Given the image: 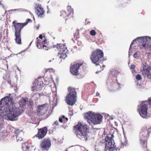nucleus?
Listing matches in <instances>:
<instances>
[{
  "instance_id": "dca6fc26",
  "label": "nucleus",
  "mask_w": 151,
  "mask_h": 151,
  "mask_svg": "<svg viewBox=\"0 0 151 151\" xmlns=\"http://www.w3.org/2000/svg\"><path fill=\"white\" fill-rule=\"evenodd\" d=\"M47 130V128L46 127L38 129L37 133L35 135V136L39 139H42L46 135Z\"/></svg>"
},
{
  "instance_id": "f257e3e1",
  "label": "nucleus",
  "mask_w": 151,
  "mask_h": 151,
  "mask_svg": "<svg viewBox=\"0 0 151 151\" xmlns=\"http://www.w3.org/2000/svg\"><path fill=\"white\" fill-rule=\"evenodd\" d=\"M27 99H23L19 102L20 106L15 107L13 99L12 97L6 96L0 101V113H6L8 119L11 121L17 120V117L23 111V107L21 106H25Z\"/></svg>"
},
{
  "instance_id": "0eeeda50",
  "label": "nucleus",
  "mask_w": 151,
  "mask_h": 151,
  "mask_svg": "<svg viewBox=\"0 0 151 151\" xmlns=\"http://www.w3.org/2000/svg\"><path fill=\"white\" fill-rule=\"evenodd\" d=\"M104 55L102 50L97 49L92 52L90 58L93 63L95 64L96 65H98L101 61V59L103 57Z\"/></svg>"
},
{
  "instance_id": "2eb2a0df",
  "label": "nucleus",
  "mask_w": 151,
  "mask_h": 151,
  "mask_svg": "<svg viewBox=\"0 0 151 151\" xmlns=\"http://www.w3.org/2000/svg\"><path fill=\"white\" fill-rule=\"evenodd\" d=\"M42 77H38L35 80L33 86L32 87V91H34L35 90L37 91V89L39 88L38 86H41L43 85V83Z\"/></svg>"
},
{
  "instance_id": "5701e85b",
  "label": "nucleus",
  "mask_w": 151,
  "mask_h": 151,
  "mask_svg": "<svg viewBox=\"0 0 151 151\" xmlns=\"http://www.w3.org/2000/svg\"><path fill=\"white\" fill-rule=\"evenodd\" d=\"M22 149L23 151H29V147L26 145V142H24L22 144Z\"/></svg>"
},
{
  "instance_id": "e433bc0d",
  "label": "nucleus",
  "mask_w": 151,
  "mask_h": 151,
  "mask_svg": "<svg viewBox=\"0 0 151 151\" xmlns=\"http://www.w3.org/2000/svg\"><path fill=\"white\" fill-rule=\"evenodd\" d=\"M135 70H134L132 71V73H135Z\"/></svg>"
},
{
  "instance_id": "20e7f679",
  "label": "nucleus",
  "mask_w": 151,
  "mask_h": 151,
  "mask_svg": "<svg viewBox=\"0 0 151 151\" xmlns=\"http://www.w3.org/2000/svg\"><path fill=\"white\" fill-rule=\"evenodd\" d=\"M147 37H139L134 39L131 43L130 46V48L132 45L133 44L134 42L137 41L140 42V44L139 45V49H144L146 51L148 50L151 47V40L148 39Z\"/></svg>"
},
{
  "instance_id": "473e14b6",
  "label": "nucleus",
  "mask_w": 151,
  "mask_h": 151,
  "mask_svg": "<svg viewBox=\"0 0 151 151\" xmlns=\"http://www.w3.org/2000/svg\"><path fill=\"white\" fill-rule=\"evenodd\" d=\"M135 68V66L134 65H132L130 66V69H134Z\"/></svg>"
},
{
  "instance_id": "6ab92c4d",
  "label": "nucleus",
  "mask_w": 151,
  "mask_h": 151,
  "mask_svg": "<svg viewBox=\"0 0 151 151\" xmlns=\"http://www.w3.org/2000/svg\"><path fill=\"white\" fill-rule=\"evenodd\" d=\"M52 47L54 48H56L59 52L68 51L65 45L63 44H57L56 45H53Z\"/></svg>"
},
{
  "instance_id": "c9c22d12",
  "label": "nucleus",
  "mask_w": 151,
  "mask_h": 151,
  "mask_svg": "<svg viewBox=\"0 0 151 151\" xmlns=\"http://www.w3.org/2000/svg\"><path fill=\"white\" fill-rule=\"evenodd\" d=\"M99 95V93H98V92H97L96 93V95L97 96H98V95Z\"/></svg>"
},
{
  "instance_id": "9b49d317",
  "label": "nucleus",
  "mask_w": 151,
  "mask_h": 151,
  "mask_svg": "<svg viewBox=\"0 0 151 151\" xmlns=\"http://www.w3.org/2000/svg\"><path fill=\"white\" fill-rule=\"evenodd\" d=\"M148 102L147 101H143L140 104L138 111L140 115L143 118H146L148 116Z\"/></svg>"
},
{
  "instance_id": "393cba45",
  "label": "nucleus",
  "mask_w": 151,
  "mask_h": 151,
  "mask_svg": "<svg viewBox=\"0 0 151 151\" xmlns=\"http://www.w3.org/2000/svg\"><path fill=\"white\" fill-rule=\"evenodd\" d=\"M140 52L139 51H137L135 52L133 56L134 58H138L140 55Z\"/></svg>"
},
{
  "instance_id": "72a5a7b5",
  "label": "nucleus",
  "mask_w": 151,
  "mask_h": 151,
  "mask_svg": "<svg viewBox=\"0 0 151 151\" xmlns=\"http://www.w3.org/2000/svg\"><path fill=\"white\" fill-rule=\"evenodd\" d=\"M58 121H56L54 123L53 125L55 124L56 125H58Z\"/></svg>"
},
{
  "instance_id": "58836bf2",
  "label": "nucleus",
  "mask_w": 151,
  "mask_h": 151,
  "mask_svg": "<svg viewBox=\"0 0 151 151\" xmlns=\"http://www.w3.org/2000/svg\"><path fill=\"white\" fill-rule=\"evenodd\" d=\"M99 73V72L98 71H97L96 72V73Z\"/></svg>"
},
{
  "instance_id": "423d86ee",
  "label": "nucleus",
  "mask_w": 151,
  "mask_h": 151,
  "mask_svg": "<svg viewBox=\"0 0 151 151\" xmlns=\"http://www.w3.org/2000/svg\"><path fill=\"white\" fill-rule=\"evenodd\" d=\"M68 93L66 97L65 101L69 105L73 106L76 101L77 92L74 88L70 87L68 88Z\"/></svg>"
},
{
  "instance_id": "c756f323",
  "label": "nucleus",
  "mask_w": 151,
  "mask_h": 151,
  "mask_svg": "<svg viewBox=\"0 0 151 151\" xmlns=\"http://www.w3.org/2000/svg\"><path fill=\"white\" fill-rule=\"evenodd\" d=\"M141 143V144L144 145H145L146 143V141L145 140H143L142 139H140Z\"/></svg>"
},
{
  "instance_id": "c85d7f7f",
  "label": "nucleus",
  "mask_w": 151,
  "mask_h": 151,
  "mask_svg": "<svg viewBox=\"0 0 151 151\" xmlns=\"http://www.w3.org/2000/svg\"><path fill=\"white\" fill-rule=\"evenodd\" d=\"M32 20L29 19H26V22L24 23H23V24H26V25L28 24L29 22H31Z\"/></svg>"
},
{
  "instance_id": "a19ab883",
  "label": "nucleus",
  "mask_w": 151,
  "mask_h": 151,
  "mask_svg": "<svg viewBox=\"0 0 151 151\" xmlns=\"http://www.w3.org/2000/svg\"><path fill=\"white\" fill-rule=\"evenodd\" d=\"M38 29V27L37 28V29Z\"/></svg>"
},
{
  "instance_id": "a211bd4d",
  "label": "nucleus",
  "mask_w": 151,
  "mask_h": 151,
  "mask_svg": "<svg viewBox=\"0 0 151 151\" xmlns=\"http://www.w3.org/2000/svg\"><path fill=\"white\" fill-rule=\"evenodd\" d=\"M15 133L16 134V139L17 142H20L23 140L24 133L19 129L16 130Z\"/></svg>"
},
{
  "instance_id": "bb28decb",
  "label": "nucleus",
  "mask_w": 151,
  "mask_h": 151,
  "mask_svg": "<svg viewBox=\"0 0 151 151\" xmlns=\"http://www.w3.org/2000/svg\"><path fill=\"white\" fill-rule=\"evenodd\" d=\"M40 96V94L38 93H33L32 96L33 97L36 96V98L37 99L38 98V96Z\"/></svg>"
},
{
  "instance_id": "39448f33",
  "label": "nucleus",
  "mask_w": 151,
  "mask_h": 151,
  "mask_svg": "<svg viewBox=\"0 0 151 151\" xmlns=\"http://www.w3.org/2000/svg\"><path fill=\"white\" fill-rule=\"evenodd\" d=\"M16 21H14L12 22L15 29V40L16 43L18 45H21V29L26 26V24L23 23H17Z\"/></svg>"
},
{
  "instance_id": "6e6552de",
  "label": "nucleus",
  "mask_w": 151,
  "mask_h": 151,
  "mask_svg": "<svg viewBox=\"0 0 151 151\" xmlns=\"http://www.w3.org/2000/svg\"><path fill=\"white\" fill-rule=\"evenodd\" d=\"M113 135L110 134H108L105 138V147L104 151H113L116 149L115 142L113 139Z\"/></svg>"
},
{
  "instance_id": "cd10ccee",
  "label": "nucleus",
  "mask_w": 151,
  "mask_h": 151,
  "mask_svg": "<svg viewBox=\"0 0 151 151\" xmlns=\"http://www.w3.org/2000/svg\"><path fill=\"white\" fill-rule=\"evenodd\" d=\"M142 78L141 76L139 74H137L136 76V79L137 81L141 80Z\"/></svg>"
},
{
  "instance_id": "f03ea898",
  "label": "nucleus",
  "mask_w": 151,
  "mask_h": 151,
  "mask_svg": "<svg viewBox=\"0 0 151 151\" xmlns=\"http://www.w3.org/2000/svg\"><path fill=\"white\" fill-rule=\"evenodd\" d=\"M73 129L74 132L78 138L83 140H87V133L89 131L88 126L79 123L78 125L74 126Z\"/></svg>"
},
{
  "instance_id": "1a4fd4ad",
  "label": "nucleus",
  "mask_w": 151,
  "mask_h": 151,
  "mask_svg": "<svg viewBox=\"0 0 151 151\" xmlns=\"http://www.w3.org/2000/svg\"><path fill=\"white\" fill-rule=\"evenodd\" d=\"M140 71L145 78H146L148 79H151V67L146 63L142 64Z\"/></svg>"
},
{
  "instance_id": "412c9836",
  "label": "nucleus",
  "mask_w": 151,
  "mask_h": 151,
  "mask_svg": "<svg viewBox=\"0 0 151 151\" xmlns=\"http://www.w3.org/2000/svg\"><path fill=\"white\" fill-rule=\"evenodd\" d=\"M68 51H65L63 52H59L58 53V56L60 58L64 60L67 57V54L68 53Z\"/></svg>"
},
{
  "instance_id": "aec40b11",
  "label": "nucleus",
  "mask_w": 151,
  "mask_h": 151,
  "mask_svg": "<svg viewBox=\"0 0 151 151\" xmlns=\"http://www.w3.org/2000/svg\"><path fill=\"white\" fill-rule=\"evenodd\" d=\"M37 40V46L38 48H41V46L40 45V44H42V43L46 42L47 41L46 39L45 38V37L43 38L42 36V35H40L38 37L36 38Z\"/></svg>"
},
{
  "instance_id": "f3484780",
  "label": "nucleus",
  "mask_w": 151,
  "mask_h": 151,
  "mask_svg": "<svg viewBox=\"0 0 151 151\" xmlns=\"http://www.w3.org/2000/svg\"><path fill=\"white\" fill-rule=\"evenodd\" d=\"M35 12L38 17L43 18L44 17L45 12L41 4H38L35 7Z\"/></svg>"
},
{
  "instance_id": "4c0bfd02",
  "label": "nucleus",
  "mask_w": 151,
  "mask_h": 151,
  "mask_svg": "<svg viewBox=\"0 0 151 151\" xmlns=\"http://www.w3.org/2000/svg\"><path fill=\"white\" fill-rule=\"evenodd\" d=\"M50 69H47V71H48L49 70H50Z\"/></svg>"
},
{
  "instance_id": "2f4dec72",
  "label": "nucleus",
  "mask_w": 151,
  "mask_h": 151,
  "mask_svg": "<svg viewBox=\"0 0 151 151\" xmlns=\"http://www.w3.org/2000/svg\"><path fill=\"white\" fill-rule=\"evenodd\" d=\"M147 101L148 102V105L150 104L151 105V97L149 98Z\"/></svg>"
},
{
  "instance_id": "f704fd0d",
  "label": "nucleus",
  "mask_w": 151,
  "mask_h": 151,
  "mask_svg": "<svg viewBox=\"0 0 151 151\" xmlns=\"http://www.w3.org/2000/svg\"><path fill=\"white\" fill-rule=\"evenodd\" d=\"M122 146V147H124V145H125V144H124V143H122V145H121Z\"/></svg>"
},
{
  "instance_id": "4be33fe9",
  "label": "nucleus",
  "mask_w": 151,
  "mask_h": 151,
  "mask_svg": "<svg viewBox=\"0 0 151 151\" xmlns=\"http://www.w3.org/2000/svg\"><path fill=\"white\" fill-rule=\"evenodd\" d=\"M40 45L41 47V48H38L39 49H43L45 50H48L50 48L48 46L47 42L40 44Z\"/></svg>"
},
{
  "instance_id": "4468645a",
  "label": "nucleus",
  "mask_w": 151,
  "mask_h": 151,
  "mask_svg": "<svg viewBox=\"0 0 151 151\" xmlns=\"http://www.w3.org/2000/svg\"><path fill=\"white\" fill-rule=\"evenodd\" d=\"M47 104L38 106L36 110L37 115L39 116L45 115L47 112Z\"/></svg>"
},
{
  "instance_id": "b1692460",
  "label": "nucleus",
  "mask_w": 151,
  "mask_h": 151,
  "mask_svg": "<svg viewBox=\"0 0 151 151\" xmlns=\"http://www.w3.org/2000/svg\"><path fill=\"white\" fill-rule=\"evenodd\" d=\"M68 120V118L65 117L64 115H63L62 116L60 117L59 119V121L60 122H63V123H65Z\"/></svg>"
},
{
  "instance_id": "9d476101",
  "label": "nucleus",
  "mask_w": 151,
  "mask_h": 151,
  "mask_svg": "<svg viewBox=\"0 0 151 151\" xmlns=\"http://www.w3.org/2000/svg\"><path fill=\"white\" fill-rule=\"evenodd\" d=\"M60 13V16L66 21L72 17L73 14V10L70 6H68L67 7L66 9L61 11Z\"/></svg>"
},
{
  "instance_id": "a878e982",
  "label": "nucleus",
  "mask_w": 151,
  "mask_h": 151,
  "mask_svg": "<svg viewBox=\"0 0 151 151\" xmlns=\"http://www.w3.org/2000/svg\"><path fill=\"white\" fill-rule=\"evenodd\" d=\"M90 35H91V36H94L96 35V33L94 30H92L90 32Z\"/></svg>"
},
{
  "instance_id": "ea45409f",
  "label": "nucleus",
  "mask_w": 151,
  "mask_h": 151,
  "mask_svg": "<svg viewBox=\"0 0 151 151\" xmlns=\"http://www.w3.org/2000/svg\"><path fill=\"white\" fill-rule=\"evenodd\" d=\"M105 66L104 65H103V67H104Z\"/></svg>"
},
{
  "instance_id": "ddd939ff",
  "label": "nucleus",
  "mask_w": 151,
  "mask_h": 151,
  "mask_svg": "<svg viewBox=\"0 0 151 151\" xmlns=\"http://www.w3.org/2000/svg\"><path fill=\"white\" fill-rule=\"evenodd\" d=\"M51 145L50 139L49 138H45L42 140L40 144V147L44 151H47Z\"/></svg>"
},
{
  "instance_id": "7ed1b4c3",
  "label": "nucleus",
  "mask_w": 151,
  "mask_h": 151,
  "mask_svg": "<svg viewBox=\"0 0 151 151\" xmlns=\"http://www.w3.org/2000/svg\"><path fill=\"white\" fill-rule=\"evenodd\" d=\"M84 117L90 124L93 123L94 124H97L101 123L102 116L101 115L89 111L84 114Z\"/></svg>"
},
{
  "instance_id": "7c9ffc66",
  "label": "nucleus",
  "mask_w": 151,
  "mask_h": 151,
  "mask_svg": "<svg viewBox=\"0 0 151 151\" xmlns=\"http://www.w3.org/2000/svg\"><path fill=\"white\" fill-rule=\"evenodd\" d=\"M112 84L113 85H112V86L114 87V88H115V87L116 86H118V84L116 82L115 83L114 82V83H113Z\"/></svg>"
},
{
  "instance_id": "f8f14e48",
  "label": "nucleus",
  "mask_w": 151,
  "mask_h": 151,
  "mask_svg": "<svg viewBox=\"0 0 151 151\" xmlns=\"http://www.w3.org/2000/svg\"><path fill=\"white\" fill-rule=\"evenodd\" d=\"M83 63L75 62L73 65H71L70 68V73L74 75L77 76L79 74V67L82 65Z\"/></svg>"
}]
</instances>
